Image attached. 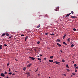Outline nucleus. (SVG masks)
<instances>
[{
	"mask_svg": "<svg viewBox=\"0 0 78 78\" xmlns=\"http://www.w3.org/2000/svg\"><path fill=\"white\" fill-rule=\"evenodd\" d=\"M9 75H12V73H11V72L9 73Z\"/></svg>",
	"mask_w": 78,
	"mask_h": 78,
	"instance_id": "nucleus-29",
	"label": "nucleus"
},
{
	"mask_svg": "<svg viewBox=\"0 0 78 78\" xmlns=\"http://www.w3.org/2000/svg\"><path fill=\"white\" fill-rule=\"evenodd\" d=\"M31 64H30L29 65L27 66V67H31Z\"/></svg>",
	"mask_w": 78,
	"mask_h": 78,
	"instance_id": "nucleus-7",
	"label": "nucleus"
},
{
	"mask_svg": "<svg viewBox=\"0 0 78 78\" xmlns=\"http://www.w3.org/2000/svg\"><path fill=\"white\" fill-rule=\"evenodd\" d=\"M77 66V65H76V64H74V67H76Z\"/></svg>",
	"mask_w": 78,
	"mask_h": 78,
	"instance_id": "nucleus-35",
	"label": "nucleus"
},
{
	"mask_svg": "<svg viewBox=\"0 0 78 78\" xmlns=\"http://www.w3.org/2000/svg\"><path fill=\"white\" fill-rule=\"evenodd\" d=\"M40 56H42V55L40 54Z\"/></svg>",
	"mask_w": 78,
	"mask_h": 78,
	"instance_id": "nucleus-41",
	"label": "nucleus"
},
{
	"mask_svg": "<svg viewBox=\"0 0 78 78\" xmlns=\"http://www.w3.org/2000/svg\"><path fill=\"white\" fill-rule=\"evenodd\" d=\"M70 14H71V13H69L68 14H67V15H66V17H69V16H70Z\"/></svg>",
	"mask_w": 78,
	"mask_h": 78,
	"instance_id": "nucleus-2",
	"label": "nucleus"
},
{
	"mask_svg": "<svg viewBox=\"0 0 78 78\" xmlns=\"http://www.w3.org/2000/svg\"><path fill=\"white\" fill-rule=\"evenodd\" d=\"M44 60H46V58H44Z\"/></svg>",
	"mask_w": 78,
	"mask_h": 78,
	"instance_id": "nucleus-47",
	"label": "nucleus"
},
{
	"mask_svg": "<svg viewBox=\"0 0 78 78\" xmlns=\"http://www.w3.org/2000/svg\"><path fill=\"white\" fill-rule=\"evenodd\" d=\"M28 38V36H27L25 37V41H27V39Z\"/></svg>",
	"mask_w": 78,
	"mask_h": 78,
	"instance_id": "nucleus-5",
	"label": "nucleus"
},
{
	"mask_svg": "<svg viewBox=\"0 0 78 78\" xmlns=\"http://www.w3.org/2000/svg\"><path fill=\"white\" fill-rule=\"evenodd\" d=\"M23 70H24V71H25V70H26V68L24 67L23 68Z\"/></svg>",
	"mask_w": 78,
	"mask_h": 78,
	"instance_id": "nucleus-17",
	"label": "nucleus"
},
{
	"mask_svg": "<svg viewBox=\"0 0 78 78\" xmlns=\"http://www.w3.org/2000/svg\"><path fill=\"white\" fill-rule=\"evenodd\" d=\"M66 66L68 68H69V66H68V65H66Z\"/></svg>",
	"mask_w": 78,
	"mask_h": 78,
	"instance_id": "nucleus-30",
	"label": "nucleus"
},
{
	"mask_svg": "<svg viewBox=\"0 0 78 78\" xmlns=\"http://www.w3.org/2000/svg\"><path fill=\"white\" fill-rule=\"evenodd\" d=\"M53 63H55V64H60V62H53Z\"/></svg>",
	"mask_w": 78,
	"mask_h": 78,
	"instance_id": "nucleus-3",
	"label": "nucleus"
},
{
	"mask_svg": "<svg viewBox=\"0 0 78 78\" xmlns=\"http://www.w3.org/2000/svg\"><path fill=\"white\" fill-rule=\"evenodd\" d=\"M9 39H11V37H9Z\"/></svg>",
	"mask_w": 78,
	"mask_h": 78,
	"instance_id": "nucleus-44",
	"label": "nucleus"
},
{
	"mask_svg": "<svg viewBox=\"0 0 78 78\" xmlns=\"http://www.w3.org/2000/svg\"><path fill=\"white\" fill-rule=\"evenodd\" d=\"M50 58L51 59H53V56H51Z\"/></svg>",
	"mask_w": 78,
	"mask_h": 78,
	"instance_id": "nucleus-15",
	"label": "nucleus"
},
{
	"mask_svg": "<svg viewBox=\"0 0 78 78\" xmlns=\"http://www.w3.org/2000/svg\"><path fill=\"white\" fill-rule=\"evenodd\" d=\"M7 78H9V77L8 76Z\"/></svg>",
	"mask_w": 78,
	"mask_h": 78,
	"instance_id": "nucleus-53",
	"label": "nucleus"
},
{
	"mask_svg": "<svg viewBox=\"0 0 78 78\" xmlns=\"http://www.w3.org/2000/svg\"><path fill=\"white\" fill-rule=\"evenodd\" d=\"M73 30L74 31H76V29L75 28H73Z\"/></svg>",
	"mask_w": 78,
	"mask_h": 78,
	"instance_id": "nucleus-31",
	"label": "nucleus"
},
{
	"mask_svg": "<svg viewBox=\"0 0 78 78\" xmlns=\"http://www.w3.org/2000/svg\"><path fill=\"white\" fill-rule=\"evenodd\" d=\"M75 72H77V70H75Z\"/></svg>",
	"mask_w": 78,
	"mask_h": 78,
	"instance_id": "nucleus-45",
	"label": "nucleus"
},
{
	"mask_svg": "<svg viewBox=\"0 0 78 78\" xmlns=\"http://www.w3.org/2000/svg\"><path fill=\"white\" fill-rule=\"evenodd\" d=\"M10 70H11V69H10V68H9V72H10Z\"/></svg>",
	"mask_w": 78,
	"mask_h": 78,
	"instance_id": "nucleus-42",
	"label": "nucleus"
},
{
	"mask_svg": "<svg viewBox=\"0 0 78 78\" xmlns=\"http://www.w3.org/2000/svg\"><path fill=\"white\" fill-rule=\"evenodd\" d=\"M67 70L68 72H69L70 71V70L69 69H67Z\"/></svg>",
	"mask_w": 78,
	"mask_h": 78,
	"instance_id": "nucleus-33",
	"label": "nucleus"
},
{
	"mask_svg": "<svg viewBox=\"0 0 78 78\" xmlns=\"http://www.w3.org/2000/svg\"><path fill=\"white\" fill-rule=\"evenodd\" d=\"M37 47H35L34 49V50H35V51H37Z\"/></svg>",
	"mask_w": 78,
	"mask_h": 78,
	"instance_id": "nucleus-9",
	"label": "nucleus"
},
{
	"mask_svg": "<svg viewBox=\"0 0 78 78\" xmlns=\"http://www.w3.org/2000/svg\"><path fill=\"white\" fill-rule=\"evenodd\" d=\"M67 41H68V42H70V38H68L67 39Z\"/></svg>",
	"mask_w": 78,
	"mask_h": 78,
	"instance_id": "nucleus-22",
	"label": "nucleus"
},
{
	"mask_svg": "<svg viewBox=\"0 0 78 78\" xmlns=\"http://www.w3.org/2000/svg\"><path fill=\"white\" fill-rule=\"evenodd\" d=\"M37 57H39V56H37Z\"/></svg>",
	"mask_w": 78,
	"mask_h": 78,
	"instance_id": "nucleus-56",
	"label": "nucleus"
},
{
	"mask_svg": "<svg viewBox=\"0 0 78 78\" xmlns=\"http://www.w3.org/2000/svg\"><path fill=\"white\" fill-rule=\"evenodd\" d=\"M40 26H41V24H39L38 26H37V28H39V27H40Z\"/></svg>",
	"mask_w": 78,
	"mask_h": 78,
	"instance_id": "nucleus-18",
	"label": "nucleus"
},
{
	"mask_svg": "<svg viewBox=\"0 0 78 78\" xmlns=\"http://www.w3.org/2000/svg\"><path fill=\"white\" fill-rule=\"evenodd\" d=\"M28 72H27V73H26V74H28Z\"/></svg>",
	"mask_w": 78,
	"mask_h": 78,
	"instance_id": "nucleus-50",
	"label": "nucleus"
},
{
	"mask_svg": "<svg viewBox=\"0 0 78 78\" xmlns=\"http://www.w3.org/2000/svg\"><path fill=\"white\" fill-rule=\"evenodd\" d=\"M38 71V69H37L36 70V71H35V72H37V71Z\"/></svg>",
	"mask_w": 78,
	"mask_h": 78,
	"instance_id": "nucleus-37",
	"label": "nucleus"
},
{
	"mask_svg": "<svg viewBox=\"0 0 78 78\" xmlns=\"http://www.w3.org/2000/svg\"><path fill=\"white\" fill-rule=\"evenodd\" d=\"M60 52H61V53H62V51H60Z\"/></svg>",
	"mask_w": 78,
	"mask_h": 78,
	"instance_id": "nucleus-46",
	"label": "nucleus"
},
{
	"mask_svg": "<svg viewBox=\"0 0 78 78\" xmlns=\"http://www.w3.org/2000/svg\"><path fill=\"white\" fill-rule=\"evenodd\" d=\"M57 45H58V46H59V47H61V45L60 44L58 43H57Z\"/></svg>",
	"mask_w": 78,
	"mask_h": 78,
	"instance_id": "nucleus-6",
	"label": "nucleus"
},
{
	"mask_svg": "<svg viewBox=\"0 0 78 78\" xmlns=\"http://www.w3.org/2000/svg\"><path fill=\"white\" fill-rule=\"evenodd\" d=\"M64 76H66V74H64Z\"/></svg>",
	"mask_w": 78,
	"mask_h": 78,
	"instance_id": "nucleus-49",
	"label": "nucleus"
},
{
	"mask_svg": "<svg viewBox=\"0 0 78 78\" xmlns=\"http://www.w3.org/2000/svg\"><path fill=\"white\" fill-rule=\"evenodd\" d=\"M73 63H74V62H73Z\"/></svg>",
	"mask_w": 78,
	"mask_h": 78,
	"instance_id": "nucleus-54",
	"label": "nucleus"
},
{
	"mask_svg": "<svg viewBox=\"0 0 78 78\" xmlns=\"http://www.w3.org/2000/svg\"><path fill=\"white\" fill-rule=\"evenodd\" d=\"M2 45H0V50H1V49H2Z\"/></svg>",
	"mask_w": 78,
	"mask_h": 78,
	"instance_id": "nucleus-16",
	"label": "nucleus"
},
{
	"mask_svg": "<svg viewBox=\"0 0 78 78\" xmlns=\"http://www.w3.org/2000/svg\"><path fill=\"white\" fill-rule=\"evenodd\" d=\"M4 46L5 47H7V45L6 44H4Z\"/></svg>",
	"mask_w": 78,
	"mask_h": 78,
	"instance_id": "nucleus-34",
	"label": "nucleus"
},
{
	"mask_svg": "<svg viewBox=\"0 0 78 78\" xmlns=\"http://www.w3.org/2000/svg\"><path fill=\"white\" fill-rule=\"evenodd\" d=\"M29 58H30L31 59H32V60H34V59H35V58H34L33 57H31L30 56H29Z\"/></svg>",
	"mask_w": 78,
	"mask_h": 78,
	"instance_id": "nucleus-1",
	"label": "nucleus"
},
{
	"mask_svg": "<svg viewBox=\"0 0 78 78\" xmlns=\"http://www.w3.org/2000/svg\"><path fill=\"white\" fill-rule=\"evenodd\" d=\"M66 35H67V34H65L64 35V36L63 37V39H64V38H65V37L66 36Z\"/></svg>",
	"mask_w": 78,
	"mask_h": 78,
	"instance_id": "nucleus-8",
	"label": "nucleus"
},
{
	"mask_svg": "<svg viewBox=\"0 0 78 78\" xmlns=\"http://www.w3.org/2000/svg\"><path fill=\"white\" fill-rule=\"evenodd\" d=\"M40 62H41V61H40Z\"/></svg>",
	"mask_w": 78,
	"mask_h": 78,
	"instance_id": "nucleus-59",
	"label": "nucleus"
},
{
	"mask_svg": "<svg viewBox=\"0 0 78 78\" xmlns=\"http://www.w3.org/2000/svg\"><path fill=\"white\" fill-rule=\"evenodd\" d=\"M57 9H59V8H57Z\"/></svg>",
	"mask_w": 78,
	"mask_h": 78,
	"instance_id": "nucleus-58",
	"label": "nucleus"
},
{
	"mask_svg": "<svg viewBox=\"0 0 78 78\" xmlns=\"http://www.w3.org/2000/svg\"><path fill=\"white\" fill-rule=\"evenodd\" d=\"M78 78V76H77Z\"/></svg>",
	"mask_w": 78,
	"mask_h": 78,
	"instance_id": "nucleus-60",
	"label": "nucleus"
},
{
	"mask_svg": "<svg viewBox=\"0 0 78 78\" xmlns=\"http://www.w3.org/2000/svg\"><path fill=\"white\" fill-rule=\"evenodd\" d=\"M61 41H60V40H59V39H57V40L56 41V42H60Z\"/></svg>",
	"mask_w": 78,
	"mask_h": 78,
	"instance_id": "nucleus-12",
	"label": "nucleus"
},
{
	"mask_svg": "<svg viewBox=\"0 0 78 78\" xmlns=\"http://www.w3.org/2000/svg\"><path fill=\"white\" fill-rule=\"evenodd\" d=\"M15 60H16V61H17V59L16 58L15 59Z\"/></svg>",
	"mask_w": 78,
	"mask_h": 78,
	"instance_id": "nucleus-55",
	"label": "nucleus"
},
{
	"mask_svg": "<svg viewBox=\"0 0 78 78\" xmlns=\"http://www.w3.org/2000/svg\"><path fill=\"white\" fill-rule=\"evenodd\" d=\"M71 47H74V44H71Z\"/></svg>",
	"mask_w": 78,
	"mask_h": 78,
	"instance_id": "nucleus-28",
	"label": "nucleus"
},
{
	"mask_svg": "<svg viewBox=\"0 0 78 78\" xmlns=\"http://www.w3.org/2000/svg\"><path fill=\"white\" fill-rule=\"evenodd\" d=\"M9 65V63L7 64V66H8Z\"/></svg>",
	"mask_w": 78,
	"mask_h": 78,
	"instance_id": "nucleus-36",
	"label": "nucleus"
},
{
	"mask_svg": "<svg viewBox=\"0 0 78 78\" xmlns=\"http://www.w3.org/2000/svg\"><path fill=\"white\" fill-rule=\"evenodd\" d=\"M72 74L73 75H76V73H73Z\"/></svg>",
	"mask_w": 78,
	"mask_h": 78,
	"instance_id": "nucleus-20",
	"label": "nucleus"
},
{
	"mask_svg": "<svg viewBox=\"0 0 78 78\" xmlns=\"http://www.w3.org/2000/svg\"><path fill=\"white\" fill-rule=\"evenodd\" d=\"M76 69H78V66H77V67H76Z\"/></svg>",
	"mask_w": 78,
	"mask_h": 78,
	"instance_id": "nucleus-48",
	"label": "nucleus"
},
{
	"mask_svg": "<svg viewBox=\"0 0 78 78\" xmlns=\"http://www.w3.org/2000/svg\"><path fill=\"white\" fill-rule=\"evenodd\" d=\"M49 61L50 62H53V60H49Z\"/></svg>",
	"mask_w": 78,
	"mask_h": 78,
	"instance_id": "nucleus-11",
	"label": "nucleus"
},
{
	"mask_svg": "<svg viewBox=\"0 0 78 78\" xmlns=\"http://www.w3.org/2000/svg\"><path fill=\"white\" fill-rule=\"evenodd\" d=\"M45 35H48V33H45Z\"/></svg>",
	"mask_w": 78,
	"mask_h": 78,
	"instance_id": "nucleus-25",
	"label": "nucleus"
},
{
	"mask_svg": "<svg viewBox=\"0 0 78 78\" xmlns=\"http://www.w3.org/2000/svg\"><path fill=\"white\" fill-rule=\"evenodd\" d=\"M71 14H73V13H74L73 11H71Z\"/></svg>",
	"mask_w": 78,
	"mask_h": 78,
	"instance_id": "nucleus-26",
	"label": "nucleus"
},
{
	"mask_svg": "<svg viewBox=\"0 0 78 78\" xmlns=\"http://www.w3.org/2000/svg\"><path fill=\"white\" fill-rule=\"evenodd\" d=\"M50 36H55V34H50Z\"/></svg>",
	"mask_w": 78,
	"mask_h": 78,
	"instance_id": "nucleus-14",
	"label": "nucleus"
},
{
	"mask_svg": "<svg viewBox=\"0 0 78 78\" xmlns=\"http://www.w3.org/2000/svg\"><path fill=\"white\" fill-rule=\"evenodd\" d=\"M6 35L7 36H9V34H8V33H7L6 34Z\"/></svg>",
	"mask_w": 78,
	"mask_h": 78,
	"instance_id": "nucleus-24",
	"label": "nucleus"
},
{
	"mask_svg": "<svg viewBox=\"0 0 78 78\" xmlns=\"http://www.w3.org/2000/svg\"><path fill=\"white\" fill-rule=\"evenodd\" d=\"M21 36H25V35H24V34H22L21 35Z\"/></svg>",
	"mask_w": 78,
	"mask_h": 78,
	"instance_id": "nucleus-40",
	"label": "nucleus"
},
{
	"mask_svg": "<svg viewBox=\"0 0 78 78\" xmlns=\"http://www.w3.org/2000/svg\"><path fill=\"white\" fill-rule=\"evenodd\" d=\"M62 62H65V60L64 59H62Z\"/></svg>",
	"mask_w": 78,
	"mask_h": 78,
	"instance_id": "nucleus-19",
	"label": "nucleus"
},
{
	"mask_svg": "<svg viewBox=\"0 0 78 78\" xmlns=\"http://www.w3.org/2000/svg\"><path fill=\"white\" fill-rule=\"evenodd\" d=\"M63 44H65V45H67V44L65 42H63Z\"/></svg>",
	"mask_w": 78,
	"mask_h": 78,
	"instance_id": "nucleus-13",
	"label": "nucleus"
},
{
	"mask_svg": "<svg viewBox=\"0 0 78 78\" xmlns=\"http://www.w3.org/2000/svg\"><path fill=\"white\" fill-rule=\"evenodd\" d=\"M71 76L72 77V75H71Z\"/></svg>",
	"mask_w": 78,
	"mask_h": 78,
	"instance_id": "nucleus-57",
	"label": "nucleus"
},
{
	"mask_svg": "<svg viewBox=\"0 0 78 78\" xmlns=\"http://www.w3.org/2000/svg\"><path fill=\"white\" fill-rule=\"evenodd\" d=\"M38 76H39L40 75V74H38Z\"/></svg>",
	"mask_w": 78,
	"mask_h": 78,
	"instance_id": "nucleus-51",
	"label": "nucleus"
},
{
	"mask_svg": "<svg viewBox=\"0 0 78 78\" xmlns=\"http://www.w3.org/2000/svg\"><path fill=\"white\" fill-rule=\"evenodd\" d=\"M71 18H77V17L74 16H71Z\"/></svg>",
	"mask_w": 78,
	"mask_h": 78,
	"instance_id": "nucleus-10",
	"label": "nucleus"
},
{
	"mask_svg": "<svg viewBox=\"0 0 78 78\" xmlns=\"http://www.w3.org/2000/svg\"><path fill=\"white\" fill-rule=\"evenodd\" d=\"M45 17H48V16H47V14L45 15Z\"/></svg>",
	"mask_w": 78,
	"mask_h": 78,
	"instance_id": "nucleus-39",
	"label": "nucleus"
},
{
	"mask_svg": "<svg viewBox=\"0 0 78 78\" xmlns=\"http://www.w3.org/2000/svg\"><path fill=\"white\" fill-rule=\"evenodd\" d=\"M39 43H40V42H39V41H38L37 42V44H39Z\"/></svg>",
	"mask_w": 78,
	"mask_h": 78,
	"instance_id": "nucleus-32",
	"label": "nucleus"
},
{
	"mask_svg": "<svg viewBox=\"0 0 78 78\" xmlns=\"http://www.w3.org/2000/svg\"><path fill=\"white\" fill-rule=\"evenodd\" d=\"M40 40H41L42 39V38H40Z\"/></svg>",
	"mask_w": 78,
	"mask_h": 78,
	"instance_id": "nucleus-52",
	"label": "nucleus"
},
{
	"mask_svg": "<svg viewBox=\"0 0 78 78\" xmlns=\"http://www.w3.org/2000/svg\"><path fill=\"white\" fill-rule=\"evenodd\" d=\"M28 75H29V76H30V73L28 72L27 73Z\"/></svg>",
	"mask_w": 78,
	"mask_h": 78,
	"instance_id": "nucleus-23",
	"label": "nucleus"
},
{
	"mask_svg": "<svg viewBox=\"0 0 78 78\" xmlns=\"http://www.w3.org/2000/svg\"><path fill=\"white\" fill-rule=\"evenodd\" d=\"M37 59L39 61H41V59L40 58H38Z\"/></svg>",
	"mask_w": 78,
	"mask_h": 78,
	"instance_id": "nucleus-21",
	"label": "nucleus"
},
{
	"mask_svg": "<svg viewBox=\"0 0 78 78\" xmlns=\"http://www.w3.org/2000/svg\"><path fill=\"white\" fill-rule=\"evenodd\" d=\"M5 34H2V36H5Z\"/></svg>",
	"mask_w": 78,
	"mask_h": 78,
	"instance_id": "nucleus-27",
	"label": "nucleus"
},
{
	"mask_svg": "<svg viewBox=\"0 0 78 78\" xmlns=\"http://www.w3.org/2000/svg\"><path fill=\"white\" fill-rule=\"evenodd\" d=\"M15 75V73H13V74H12V75Z\"/></svg>",
	"mask_w": 78,
	"mask_h": 78,
	"instance_id": "nucleus-43",
	"label": "nucleus"
},
{
	"mask_svg": "<svg viewBox=\"0 0 78 78\" xmlns=\"http://www.w3.org/2000/svg\"><path fill=\"white\" fill-rule=\"evenodd\" d=\"M5 74H7V72H6V71H5Z\"/></svg>",
	"mask_w": 78,
	"mask_h": 78,
	"instance_id": "nucleus-38",
	"label": "nucleus"
},
{
	"mask_svg": "<svg viewBox=\"0 0 78 78\" xmlns=\"http://www.w3.org/2000/svg\"><path fill=\"white\" fill-rule=\"evenodd\" d=\"M1 76H3V77H5V74H4L2 73L1 74Z\"/></svg>",
	"mask_w": 78,
	"mask_h": 78,
	"instance_id": "nucleus-4",
	"label": "nucleus"
}]
</instances>
